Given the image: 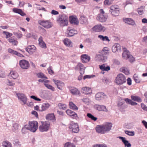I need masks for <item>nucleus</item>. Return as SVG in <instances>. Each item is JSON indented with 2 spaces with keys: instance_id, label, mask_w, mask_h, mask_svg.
<instances>
[{
  "instance_id": "obj_9",
  "label": "nucleus",
  "mask_w": 147,
  "mask_h": 147,
  "mask_svg": "<svg viewBox=\"0 0 147 147\" xmlns=\"http://www.w3.org/2000/svg\"><path fill=\"white\" fill-rule=\"evenodd\" d=\"M18 98L22 101L24 105L26 104L28 106H31L33 105L32 102H30L28 104L27 103V98L26 95L22 93H17L16 94Z\"/></svg>"
},
{
  "instance_id": "obj_42",
  "label": "nucleus",
  "mask_w": 147,
  "mask_h": 147,
  "mask_svg": "<svg viewBox=\"0 0 147 147\" xmlns=\"http://www.w3.org/2000/svg\"><path fill=\"white\" fill-rule=\"evenodd\" d=\"M3 147H12L11 144L7 141L3 142Z\"/></svg>"
},
{
  "instance_id": "obj_2",
  "label": "nucleus",
  "mask_w": 147,
  "mask_h": 147,
  "mask_svg": "<svg viewBox=\"0 0 147 147\" xmlns=\"http://www.w3.org/2000/svg\"><path fill=\"white\" fill-rule=\"evenodd\" d=\"M57 22L60 26H67L68 24L67 17L65 15L60 16L57 20Z\"/></svg>"
},
{
  "instance_id": "obj_31",
  "label": "nucleus",
  "mask_w": 147,
  "mask_h": 147,
  "mask_svg": "<svg viewBox=\"0 0 147 147\" xmlns=\"http://www.w3.org/2000/svg\"><path fill=\"white\" fill-rule=\"evenodd\" d=\"M119 138L122 140V142L123 143L125 147H130L131 144L128 141L125 140V138L122 137H119Z\"/></svg>"
},
{
  "instance_id": "obj_16",
  "label": "nucleus",
  "mask_w": 147,
  "mask_h": 147,
  "mask_svg": "<svg viewBox=\"0 0 147 147\" xmlns=\"http://www.w3.org/2000/svg\"><path fill=\"white\" fill-rule=\"evenodd\" d=\"M20 65L22 69H27L29 66V63L28 61L25 60H22L20 61Z\"/></svg>"
},
{
  "instance_id": "obj_45",
  "label": "nucleus",
  "mask_w": 147,
  "mask_h": 147,
  "mask_svg": "<svg viewBox=\"0 0 147 147\" xmlns=\"http://www.w3.org/2000/svg\"><path fill=\"white\" fill-rule=\"evenodd\" d=\"M87 116H88L89 118L91 119L92 120L94 121H95L97 119V118L96 117H94L90 113H88L87 114Z\"/></svg>"
},
{
  "instance_id": "obj_39",
  "label": "nucleus",
  "mask_w": 147,
  "mask_h": 147,
  "mask_svg": "<svg viewBox=\"0 0 147 147\" xmlns=\"http://www.w3.org/2000/svg\"><path fill=\"white\" fill-rule=\"evenodd\" d=\"M8 40L9 42L11 43L13 45H17L18 43V42L17 40L12 38H9Z\"/></svg>"
},
{
  "instance_id": "obj_15",
  "label": "nucleus",
  "mask_w": 147,
  "mask_h": 147,
  "mask_svg": "<svg viewBox=\"0 0 147 147\" xmlns=\"http://www.w3.org/2000/svg\"><path fill=\"white\" fill-rule=\"evenodd\" d=\"M66 112L67 115L72 119H77L78 118L77 114L74 112L68 109L66 111Z\"/></svg>"
},
{
  "instance_id": "obj_4",
  "label": "nucleus",
  "mask_w": 147,
  "mask_h": 147,
  "mask_svg": "<svg viewBox=\"0 0 147 147\" xmlns=\"http://www.w3.org/2000/svg\"><path fill=\"white\" fill-rule=\"evenodd\" d=\"M38 124L37 121H29L28 127V130L33 132H35L38 129Z\"/></svg>"
},
{
  "instance_id": "obj_34",
  "label": "nucleus",
  "mask_w": 147,
  "mask_h": 147,
  "mask_svg": "<svg viewBox=\"0 0 147 147\" xmlns=\"http://www.w3.org/2000/svg\"><path fill=\"white\" fill-rule=\"evenodd\" d=\"M69 106L70 109L74 110H78V108L72 102H70L69 104Z\"/></svg>"
},
{
  "instance_id": "obj_36",
  "label": "nucleus",
  "mask_w": 147,
  "mask_h": 147,
  "mask_svg": "<svg viewBox=\"0 0 147 147\" xmlns=\"http://www.w3.org/2000/svg\"><path fill=\"white\" fill-rule=\"evenodd\" d=\"M131 98L133 100L139 102H141L142 101V100L139 97L136 96L132 95L131 96Z\"/></svg>"
},
{
  "instance_id": "obj_11",
  "label": "nucleus",
  "mask_w": 147,
  "mask_h": 147,
  "mask_svg": "<svg viewBox=\"0 0 147 147\" xmlns=\"http://www.w3.org/2000/svg\"><path fill=\"white\" fill-rule=\"evenodd\" d=\"M110 9L109 11L112 15L114 16H118L119 13V8L117 5H113L110 7Z\"/></svg>"
},
{
  "instance_id": "obj_27",
  "label": "nucleus",
  "mask_w": 147,
  "mask_h": 147,
  "mask_svg": "<svg viewBox=\"0 0 147 147\" xmlns=\"http://www.w3.org/2000/svg\"><path fill=\"white\" fill-rule=\"evenodd\" d=\"M81 59L83 63H86L89 61L90 57L86 54L82 55H81Z\"/></svg>"
},
{
  "instance_id": "obj_8",
  "label": "nucleus",
  "mask_w": 147,
  "mask_h": 147,
  "mask_svg": "<svg viewBox=\"0 0 147 147\" xmlns=\"http://www.w3.org/2000/svg\"><path fill=\"white\" fill-rule=\"evenodd\" d=\"M50 123L47 121L41 122V124L39 127V130L41 132L47 131L49 129Z\"/></svg>"
},
{
  "instance_id": "obj_62",
  "label": "nucleus",
  "mask_w": 147,
  "mask_h": 147,
  "mask_svg": "<svg viewBox=\"0 0 147 147\" xmlns=\"http://www.w3.org/2000/svg\"><path fill=\"white\" fill-rule=\"evenodd\" d=\"M2 69H0V77H4L5 76L4 72Z\"/></svg>"
},
{
  "instance_id": "obj_44",
  "label": "nucleus",
  "mask_w": 147,
  "mask_h": 147,
  "mask_svg": "<svg viewBox=\"0 0 147 147\" xmlns=\"http://www.w3.org/2000/svg\"><path fill=\"white\" fill-rule=\"evenodd\" d=\"M121 71L124 73L126 75H128L129 74V71L126 68H121Z\"/></svg>"
},
{
  "instance_id": "obj_43",
  "label": "nucleus",
  "mask_w": 147,
  "mask_h": 147,
  "mask_svg": "<svg viewBox=\"0 0 147 147\" xmlns=\"http://www.w3.org/2000/svg\"><path fill=\"white\" fill-rule=\"evenodd\" d=\"M134 80L135 82L137 83H139L140 81V79L138 77L137 74H134Z\"/></svg>"
},
{
  "instance_id": "obj_30",
  "label": "nucleus",
  "mask_w": 147,
  "mask_h": 147,
  "mask_svg": "<svg viewBox=\"0 0 147 147\" xmlns=\"http://www.w3.org/2000/svg\"><path fill=\"white\" fill-rule=\"evenodd\" d=\"M50 105L47 102L43 103L41 105V111H43L47 109L50 107Z\"/></svg>"
},
{
  "instance_id": "obj_48",
  "label": "nucleus",
  "mask_w": 147,
  "mask_h": 147,
  "mask_svg": "<svg viewBox=\"0 0 147 147\" xmlns=\"http://www.w3.org/2000/svg\"><path fill=\"white\" fill-rule=\"evenodd\" d=\"M58 106L60 109H61L63 110H65L66 109L67 106L65 104H63L61 103H59L58 104Z\"/></svg>"
},
{
  "instance_id": "obj_53",
  "label": "nucleus",
  "mask_w": 147,
  "mask_h": 147,
  "mask_svg": "<svg viewBox=\"0 0 147 147\" xmlns=\"http://www.w3.org/2000/svg\"><path fill=\"white\" fill-rule=\"evenodd\" d=\"M37 76L39 78H47L44 75V74L42 73H39L37 74Z\"/></svg>"
},
{
  "instance_id": "obj_33",
  "label": "nucleus",
  "mask_w": 147,
  "mask_h": 147,
  "mask_svg": "<svg viewBox=\"0 0 147 147\" xmlns=\"http://www.w3.org/2000/svg\"><path fill=\"white\" fill-rule=\"evenodd\" d=\"M46 118L47 119L49 120H55V117L53 113L47 114L46 116Z\"/></svg>"
},
{
  "instance_id": "obj_22",
  "label": "nucleus",
  "mask_w": 147,
  "mask_h": 147,
  "mask_svg": "<svg viewBox=\"0 0 147 147\" xmlns=\"http://www.w3.org/2000/svg\"><path fill=\"white\" fill-rule=\"evenodd\" d=\"M70 22L72 24L77 25L78 24L79 22L76 17L70 16L69 17Z\"/></svg>"
},
{
  "instance_id": "obj_28",
  "label": "nucleus",
  "mask_w": 147,
  "mask_h": 147,
  "mask_svg": "<svg viewBox=\"0 0 147 147\" xmlns=\"http://www.w3.org/2000/svg\"><path fill=\"white\" fill-rule=\"evenodd\" d=\"M121 50V46L118 43H115L112 47V50L113 52H115Z\"/></svg>"
},
{
  "instance_id": "obj_38",
  "label": "nucleus",
  "mask_w": 147,
  "mask_h": 147,
  "mask_svg": "<svg viewBox=\"0 0 147 147\" xmlns=\"http://www.w3.org/2000/svg\"><path fill=\"white\" fill-rule=\"evenodd\" d=\"M10 74L12 77L14 79H16L18 76V74L17 72L13 71H11Z\"/></svg>"
},
{
  "instance_id": "obj_49",
  "label": "nucleus",
  "mask_w": 147,
  "mask_h": 147,
  "mask_svg": "<svg viewBox=\"0 0 147 147\" xmlns=\"http://www.w3.org/2000/svg\"><path fill=\"white\" fill-rule=\"evenodd\" d=\"M93 147H107L105 144H96L93 146Z\"/></svg>"
},
{
  "instance_id": "obj_12",
  "label": "nucleus",
  "mask_w": 147,
  "mask_h": 147,
  "mask_svg": "<svg viewBox=\"0 0 147 147\" xmlns=\"http://www.w3.org/2000/svg\"><path fill=\"white\" fill-rule=\"evenodd\" d=\"M68 88L69 89L70 93L72 95L78 96L80 95V92L77 88L72 86L68 87Z\"/></svg>"
},
{
  "instance_id": "obj_23",
  "label": "nucleus",
  "mask_w": 147,
  "mask_h": 147,
  "mask_svg": "<svg viewBox=\"0 0 147 147\" xmlns=\"http://www.w3.org/2000/svg\"><path fill=\"white\" fill-rule=\"evenodd\" d=\"M95 107L96 109L98 111L105 112H107L108 111V110L106 108V107L104 105H95Z\"/></svg>"
},
{
  "instance_id": "obj_50",
  "label": "nucleus",
  "mask_w": 147,
  "mask_h": 147,
  "mask_svg": "<svg viewBox=\"0 0 147 147\" xmlns=\"http://www.w3.org/2000/svg\"><path fill=\"white\" fill-rule=\"evenodd\" d=\"M3 33L6 35V38H8L9 37L11 36H12V33H10L8 32L4 31Z\"/></svg>"
},
{
  "instance_id": "obj_1",
  "label": "nucleus",
  "mask_w": 147,
  "mask_h": 147,
  "mask_svg": "<svg viewBox=\"0 0 147 147\" xmlns=\"http://www.w3.org/2000/svg\"><path fill=\"white\" fill-rule=\"evenodd\" d=\"M112 126L111 123L106 122L102 125H97L96 128V131L99 133L104 134L110 131Z\"/></svg>"
},
{
  "instance_id": "obj_56",
  "label": "nucleus",
  "mask_w": 147,
  "mask_h": 147,
  "mask_svg": "<svg viewBox=\"0 0 147 147\" xmlns=\"http://www.w3.org/2000/svg\"><path fill=\"white\" fill-rule=\"evenodd\" d=\"M14 34L18 38H21L22 36V34L18 32L14 33Z\"/></svg>"
},
{
  "instance_id": "obj_24",
  "label": "nucleus",
  "mask_w": 147,
  "mask_h": 147,
  "mask_svg": "<svg viewBox=\"0 0 147 147\" xmlns=\"http://www.w3.org/2000/svg\"><path fill=\"white\" fill-rule=\"evenodd\" d=\"M12 11L13 12L18 13L22 16H24L26 15V14L21 9L14 8L13 9Z\"/></svg>"
},
{
  "instance_id": "obj_32",
  "label": "nucleus",
  "mask_w": 147,
  "mask_h": 147,
  "mask_svg": "<svg viewBox=\"0 0 147 147\" xmlns=\"http://www.w3.org/2000/svg\"><path fill=\"white\" fill-rule=\"evenodd\" d=\"M99 67L100 69L103 71H108L110 69L109 66H106L105 64L99 65Z\"/></svg>"
},
{
  "instance_id": "obj_35",
  "label": "nucleus",
  "mask_w": 147,
  "mask_h": 147,
  "mask_svg": "<svg viewBox=\"0 0 147 147\" xmlns=\"http://www.w3.org/2000/svg\"><path fill=\"white\" fill-rule=\"evenodd\" d=\"M64 44L66 46L69 47L72 46V42L69 39L66 38L63 41Z\"/></svg>"
},
{
  "instance_id": "obj_40",
  "label": "nucleus",
  "mask_w": 147,
  "mask_h": 147,
  "mask_svg": "<svg viewBox=\"0 0 147 147\" xmlns=\"http://www.w3.org/2000/svg\"><path fill=\"white\" fill-rule=\"evenodd\" d=\"M125 101L127 103L132 105H136L137 104V103L134 102L131 100L127 98L125 99Z\"/></svg>"
},
{
  "instance_id": "obj_14",
  "label": "nucleus",
  "mask_w": 147,
  "mask_h": 147,
  "mask_svg": "<svg viewBox=\"0 0 147 147\" xmlns=\"http://www.w3.org/2000/svg\"><path fill=\"white\" fill-rule=\"evenodd\" d=\"M92 30L95 32H104L106 30V28L101 24H98L92 28Z\"/></svg>"
},
{
  "instance_id": "obj_37",
  "label": "nucleus",
  "mask_w": 147,
  "mask_h": 147,
  "mask_svg": "<svg viewBox=\"0 0 147 147\" xmlns=\"http://www.w3.org/2000/svg\"><path fill=\"white\" fill-rule=\"evenodd\" d=\"M80 22L82 24H85L87 22V18L84 16H81L80 19Z\"/></svg>"
},
{
  "instance_id": "obj_63",
  "label": "nucleus",
  "mask_w": 147,
  "mask_h": 147,
  "mask_svg": "<svg viewBox=\"0 0 147 147\" xmlns=\"http://www.w3.org/2000/svg\"><path fill=\"white\" fill-rule=\"evenodd\" d=\"M127 84L129 85H130L131 84V80L130 78H129L127 79Z\"/></svg>"
},
{
  "instance_id": "obj_59",
  "label": "nucleus",
  "mask_w": 147,
  "mask_h": 147,
  "mask_svg": "<svg viewBox=\"0 0 147 147\" xmlns=\"http://www.w3.org/2000/svg\"><path fill=\"white\" fill-rule=\"evenodd\" d=\"M141 105L142 108L144 110L147 111V107L143 103H141Z\"/></svg>"
},
{
  "instance_id": "obj_7",
  "label": "nucleus",
  "mask_w": 147,
  "mask_h": 147,
  "mask_svg": "<svg viewBox=\"0 0 147 147\" xmlns=\"http://www.w3.org/2000/svg\"><path fill=\"white\" fill-rule=\"evenodd\" d=\"M126 81L125 76L122 74H119L116 78L115 82L117 84L120 85L125 82Z\"/></svg>"
},
{
  "instance_id": "obj_17",
  "label": "nucleus",
  "mask_w": 147,
  "mask_h": 147,
  "mask_svg": "<svg viewBox=\"0 0 147 147\" xmlns=\"http://www.w3.org/2000/svg\"><path fill=\"white\" fill-rule=\"evenodd\" d=\"M66 33L67 36V37H71L73 36L75 34H77V31L74 29H72L70 27H68Z\"/></svg>"
},
{
  "instance_id": "obj_51",
  "label": "nucleus",
  "mask_w": 147,
  "mask_h": 147,
  "mask_svg": "<svg viewBox=\"0 0 147 147\" xmlns=\"http://www.w3.org/2000/svg\"><path fill=\"white\" fill-rule=\"evenodd\" d=\"M95 76V75H86L84 76L83 79L84 80H85L86 79H90L92 78H93Z\"/></svg>"
},
{
  "instance_id": "obj_61",
  "label": "nucleus",
  "mask_w": 147,
  "mask_h": 147,
  "mask_svg": "<svg viewBox=\"0 0 147 147\" xmlns=\"http://www.w3.org/2000/svg\"><path fill=\"white\" fill-rule=\"evenodd\" d=\"M26 129L28 130V127L27 125H25L24 127H23L22 130V131L23 133L25 134V131Z\"/></svg>"
},
{
  "instance_id": "obj_55",
  "label": "nucleus",
  "mask_w": 147,
  "mask_h": 147,
  "mask_svg": "<svg viewBox=\"0 0 147 147\" xmlns=\"http://www.w3.org/2000/svg\"><path fill=\"white\" fill-rule=\"evenodd\" d=\"M6 83L8 85L13 86L15 85V83L13 81H11L9 80H7L6 82Z\"/></svg>"
},
{
  "instance_id": "obj_25",
  "label": "nucleus",
  "mask_w": 147,
  "mask_h": 147,
  "mask_svg": "<svg viewBox=\"0 0 147 147\" xmlns=\"http://www.w3.org/2000/svg\"><path fill=\"white\" fill-rule=\"evenodd\" d=\"M39 45L41 48L46 49L47 48L46 44L43 41V38L42 36H40L38 39Z\"/></svg>"
},
{
  "instance_id": "obj_29",
  "label": "nucleus",
  "mask_w": 147,
  "mask_h": 147,
  "mask_svg": "<svg viewBox=\"0 0 147 147\" xmlns=\"http://www.w3.org/2000/svg\"><path fill=\"white\" fill-rule=\"evenodd\" d=\"M123 20L125 23L131 25H134L135 24V22L133 20L130 18H123Z\"/></svg>"
},
{
  "instance_id": "obj_13",
  "label": "nucleus",
  "mask_w": 147,
  "mask_h": 147,
  "mask_svg": "<svg viewBox=\"0 0 147 147\" xmlns=\"http://www.w3.org/2000/svg\"><path fill=\"white\" fill-rule=\"evenodd\" d=\"M122 57L125 59H128L131 62H133L134 61V58L130 54L129 52H123Z\"/></svg>"
},
{
  "instance_id": "obj_19",
  "label": "nucleus",
  "mask_w": 147,
  "mask_h": 147,
  "mask_svg": "<svg viewBox=\"0 0 147 147\" xmlns=\"http://www.w3.org/2000/svg\"><path fill=\"white\" fill-rule=\"evenodd\" d=\"M53 80L57 85V88L60 90H62L63 87L65 86L64 83L60 81L57 80L55 79H53Z\"/></svg>"
},
{
  "instance_id": "obj_54",
  "label": "nucleus",
  "mask_w": 147,
  "mask_h": 147,
  "mask_svg": "<svg viewBox=\"0 0 147 147\" xmlns=\"http://www.w3.org/2000/svg\"><path fill=\"white\" fill-rule=\"evenodd\" d=\"M114 0H105L104 1V4L105 5H109L112 3Z\"/></svg>"
},
{
  "instance_id": "obj_18",
  "label": "nucleus",
  "mask_w": 147,
  "mask_h": 147,
  "mask_svg": "<svg viewBox=\"0 0 147 147\" xmlns=\"http://www.w3.org/2000/svg\"><path fill=\"white\" fill-rule=\"evenodd\" d=\"M25 49L31 55L36 51V48L34 45H30L28 46Z\"/></svg>"
},
{
  "instance_id": "obj_64",
  "label": "nucleus",
  "mask_w": 147,
  "mask_h": 147,
  "mask_svg": "<svg viewBox=\"0 0 147 147\" xmlns=\"http://www.w3.org/2000/svg\"><path fill=\"white\" fill-rule=\"evenodd\" d=\"M142 123L143 124L145 127L147 129V122L144 120L142 121Z\"/></svg>"
},
{
  "instance_id": "obj_20",
  "label": "nucleus",
  "mask_w": 147,
  "mask_h": 147,
  "mask_svg": "<svg viewBox=\"0 0 147 147\" xmlns=\"http://www.w3.org/2000/svg\"><path fill=\"white\" fill-rule=\"evenodd\" d=\"M82 92L86 95H88L92 93V90L91 88L88 87H84L81 89Z\"/></svg>"
},
{
  "instance_id": "obj_5",
  "label": "nucleus",
  "mask_w": 147,
  "mask_h": 147,
  "mask_svg": "<svg viewBox=\"0 0 147 147\" xmlns=\"http://www.w3.org/2000/svg\"><path fill=\"white\" fill-rule=\"evenodd\" d=\"M38 23L40 25L47 29L51 28L53 25L52 22L49 20H40L38 21Z\"/></svg>"
},
{
  "instance_id": "obj_10",
  "label": "nucleus",
  "mask_w": 147,
  "mask_h": 147,
  "mask_svg": "<svg viewBox=\"0 0 147 147\" xmlns=\"http://www.w3.org/2000/svg\"><path fill=\"white\" fill-rule=\"evenodd\" d=\"M70 131L74 133H78L80 130L78 124L77 123H71L69 125Z\"/></svg>"
},
{
  "instance_id": "obj_41",
  "label": "nucleus",
  "mask_w": 147,
  "mask_h": 147,
  "mask_svg": "<svg viewBox=\"0 0 147 147\" xmlns=\"http://www.w3.org/2000/svg\"><path fill=\"white\" fill-rule=\"evenodd\" d=\"M98 38H99L103 41L105 40L109 42L110 40L108 37L106 36H104L102 35H99L98 36Z\"/></svg>"
},
{
  "instance_id": "obj_58",
  "label": "nucleus",
  "mask_w": 147,
  "mask_h": 147,
  "mask_svg": "<svg viewBox=\"0 0 147 147\" xmlns=\"http://www.w3.org/2000/svg\"><path fill=\"white\" fill-rule=\"evenodd\" d=\"M138 11L140 15H142L144 13L143 9L141 8H138Z\"/></svg>"
},
{
  "instance_id": "obj_52",
  "label": "nucleus",
  "mask_w": 147,
  "mask_h": 147,
  "mask_svg": "<svg viewBox=\"0 0 147 147\" xmlns=\"http://www.w3.org/2000/svg\"><path fill=\"white\" fill-rule=\"evenodd\" d=\"M125 134L129 136H133L134 135V131H130L127 130L125 131Z\"/></svg>"
},
{
  "instance_id": "obj_26",
  "label": "nucleus",
  "mask_w": 147,
  "mask_h": 147,
  "mask_svg": "<svg viewBox=\"0 0 147 147\" xmlns=\"http://www.w3.org/2000/svg\"><path fill=\"white\" fill-rule=\"evenodd\" d=\"M106 95L102 92L98 93L96 94L95 97L96 100H100L103 99L105 98Z\"/></svg>"
},
{
  "instance_id": "obj_60",
  "label": "nucleus",
  "mask_w": 147,
  "mask_h": 147,
  "mask_svg": "<svg viewBox=\"0 0 147 147\" xmlns=\"http://www.w3.org/2000/svg\"><path fill=\"white\" fill-rule=\"evenodd\" d=\"M30 98H32L36 100L40 101L41 100V99L39 98H37L36 97L34 96H31Z\"/></svg>"
},
{
  "instance_id": "obj_6",
  "label": "nucleus",
  "mask_w": 147,
  "mask_h": 147,
  "mask_svg": "<svg viewBox=\"0 0 147 147\" xmlns=\"http://www.w3.org/2000/svg\"><path fill=\"white\" fill-rule=\"evenodd\" d=\"M100 13L97 16L96 19L101 22H105L107 18V15L102 9H100Z\"/></svg>"
},
{
  "instance_id": "obj_21",
  "label": "nucleus",
  "mask_w": 147,
  "mask_h": 147,
  "mask_svg": "<svg viewBox=\"0 0 147 147\" xmlns=\"http://www.w3.org/2000/svg\"><path fill=\"white\" fill-rule=\"evenodd\" d=\"M76 67L77 69H79L80 73L81 74H84L85 67L81 63H79L77 65Z\"/></svg>"
},
{
  "instance_id": "obj_46",
  "label": "nucleus",
  "mask_w": 147,
  "mask_h": 147,
  "mask_svg": "<svg viewBox=\"0 0 147 147\" xmlns=\"http://www.w3.org/2000/svg\"><path fill=\"white\" fill-rule=\"evenodd\" d=\"M64 147H75V146L70 142H67L64 144Z\"/></svg>"
},
{
  "instance_id": "obj_3",
  "label": "nucleus",
  "mask_w": 147,
  "mask_h": 147,
  "mask_svg": "<svg viewBox=\"0 0 147 147\" xmlns=\"http://www.w3.org/2000/svg\"><path fill=\"white\" fill-rule=\"evenodd\" d=\"M109 49L107 47H104L101 51L100 54L98 56L100 58V60L102 61H105L107 59V57L105 55H108L109 53Z\"/></svg>"
},
{
  "instance_id": "obj_57",
  "label": "nucleus",
  "mask_w": 147,
  "mask_h": 147,
  "mask_svg": "<svg viewBox=\"0 0 147 147\" xmlns=\"http://www.w3.org/2000/svg\"><path fill=\"white\" fill-rule=\"evenodd\" d=\"M52 67L50 66L47 69L49 74L51 75L53 74L54 73L52 69Z\"/></svg>"
},
{
  "instance_id": "obj_47",
  "label": "nucleus",
  "mask_w": 147,
  "mask_h": 147,
  "mask_svg": "<svg viewBox=\"0 0 147 147\" xmlns=\"http://www.w3.org/2000/svg\"><path fill=\"white\" fill-rule=\"evenodd\" d=\"M44 84L45 86L48 89H50L53 91H54L55 90V89L51 85L46 83H45Z\"/></svg>"
}]
</instances>
